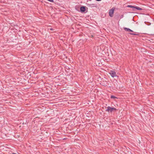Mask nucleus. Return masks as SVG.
<instances>
[{
	"label": "nucleus",
	"mask_w": 154,
	"mask_h": 154,
	"mask_svg": "<svg viewBox=\"0 0 154 154\" xmlns=\"http://www.w3.org/2000/svg\"><path fill=\"white\" fill-rule=\"evenodd\" d=\"M127 7L131 8H132V10L134 11H135L136 9L139 10H142L143 9L142 8L137 6H134L132 5H128L127 6Z\"/></svg>",
	"instance_id": "f257e3e1"
},
{
	"label": "nucleus",
	"mask_w": 154,
	"mask_h": 154,
	"mask_svg": "<svg viewBox=\"0 0 154 154\" xmlns=\"http://www.w3.org/2000/svg\"><path fill=\"white\" fill-rule=\"evenodd\" d=\"M117 110V109L114 107H112L109 106H108L107 107V109L106 110V111L108 112H112L113 111H116Z\"/></svg>",
	"instance_id": "f03ea898"
},
{
	"label": "nucleus",
	"mask_w": 154,
	"mask_h": 154,
	"mask_svg": "<svg viewBox=\"0 0 154 154\" xmlns=\"http://www.w3.org/2000/svg\"><path fill=\"white\" fill-rule=\"evenodd\" d=\"M115 9V8H112L110 9L109 11V16L110 17H112L113 16V14L114 12V11Z\"/></svg>",
	"instance_id": "7ed1b4c3"
},
{
	"label": "nucleus",
	"mask_w": 154,
	"mask_h": 154,
	"mask_svg": "<svg viewBox=\"0 0 154 154\" xmlns=\"http://www.w3.org/2000/svg\"><path fill=\"white\" fill-rule=\"evenodd\" d=\"M109 73L112 77H116L117 75L116 72L113 71H111Z\"/></svg>",
	"instance_id": "20e7f679"
},
{
	"label": "nucleus",
	"mask_w": 154,
	"mask_h": 154,
	"mask_svg": "<svg viewBox=\"0 0 154 154\" xmlns=\"http://www.w3.org/2000/svg\"><path fill=\"white\" fill-rule=\"evenodd\" d=\"M80 10V11L81 12H82V13L84 12L86 10L85 7L83 6L81 7Z\"/></svg>",
	"instance_id": "39448f33"
},
{
	"label": "nucleus",
	"mask_w": 154,
	"mask_h": 154,
	"mask_svg": "<svg viewBox=\"0 0 154 154\" xmlns=\"http://www.w3.org/2000/svg\"><path fill=\"white\" fill-rule=\"evenodd\" d=\"M124 29L125 31H127L128 32H133V31L132 30H131L130 29L128 28L125 27V28H124Z\"/></svg>",
	"instance_id": "423d86ee"
},
{
	"label": "nucleus",
	"mask_w": 154,
	"mask_h": 154,
	"mask_svg": "<svg viewBox=\"0 0 154 154\" xmlns=\"http://www.w3.org/2000/svg\"><path fill=\"white\" fill-rule=\"evenodd\" d=\"M129 34H130V35H139V34H136L135 33H131V32H130L129 33Z\"/></svg>",
	"instance_id": "0eeeda50"
},
{
	"label": "nucleus",
	"mask_w": 154,
	"mask_h": 154,
	"mask_svg": "<svg viewBox=\"0 0 154 154\" xmlns=\"http://www.w3.org/2000/svg\"><path fill=\"white\" fill-rule=\"evenodd\" d=\"M111 98H112V99H115V98H117L116 97H115L114 96H113V95H111V97H110Z\"/></svg>",
	"instance_id": "6e6552de"
},
{
	"label": "nucleus",
	"mask_w": 154,
	"mask_h": 154,
	"mask_svg": "<svg viewBox=\"0 0 154 154\" xmlns=\"http://www.w3.org/2000/svg\"><path fill=\"white\" fill-rule=\"evenodd\" d=\"M48 1H50L51 2H54V0H48Z\"/></svg>",
	"instance_id": "1a4fd4ad"
},
{
	"label": "nucleus",
	"mask_w": 154,
	"mask_h": 154,
	"mask_svg": "<svg viewBox=\"0 0 154 154\" xmlns=\"http://www.w3.org/2000/svg\"><path fill=\"white\" fill-rule=\"evenodd\" d=\"M123 15H122L121 16V18H123Z\"/></svg>",
	"instance_id": "9d476101"
},
{
	"label": "nucleus",
	"mask_w": 154,
	"mask_h": 154,
	"mask_svg": "<svg viewBox=\"0 0 154 154\" xmlns=\"http://www.w3.org/2000/svg\"><path fill=\"white\" fill-rule=\"evenodd\" d=\"M95 0L96 1H101L102 0Z\"/></svg>",
	"instance_id": "9b49d317"
},
{
	"label": "nucleus",
	"mask_w": 154,
	"mask_h": 154,
	"mask_svg": "<svg viewBox=\"0 0 154 154\" xmlns=\"http://www.w3.org/2000/svg\"><path fill=\"white\" fill-rule=\"evenodd\" d=\"M51 30H52V29H51Z\"/></svg>",
	"instance_id": "f8f14e48"
},
{
	"label": "nucleus",
	"mask_w": 154,
	"mask_h": 154,
	"mask_svg": "<svg viewBox=\"0 0 154 154\" xmlns=\"http://www.w3.org/2000/svg\"><path fill=\"white\" fill-rule=\"evenodd\" d=\"M90 1H91V0H89Z\"/></svg>",
	"instance_id": "ddd939ff"
}]
</instances>
